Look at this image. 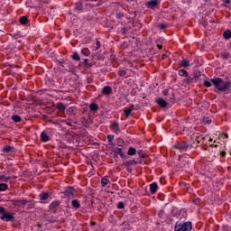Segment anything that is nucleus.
Segmentation results:
<instances>
[{"instance_id": "55", "label": "nucleus", "mask_w": 231, "mask_h": 231, "mask_svg": "<svg viewBox=\"0 0 231 231\" xmlns=\"http://www.w3.org/2000/svg\"><path fill=\"white\" fill-rule=\"evenodd\" d=\"M163 93H164V95H167L168 91H167V90H164Z\"/></svg>"}, {"instance_id": "28", "label": "nucleus", "mask_w": 231, "mask_h": 231, "mask_svg": "<svg viewBox=\"0 0 231 231\" xmlns=\"http://www.w3.org/2000/svg\"><path fill=\"white\" fill-rule=\"evenodd\" d=\"M20 24H26L28 23V17L26 16H21L19 20Z\"/></svg>"}, {"instance_id": "6", "label": "nucleus", "mask_w": 231, "mask_h": 231, "mask_svg": "<svg viewBox=\"0 0 231 231\" xmlns=\"http://www.w3.org/2000/svg\"><path fill=\"white\" fill-rule=\"evenodd\" d=\"M63 194L67 196V198H75V189H73V187H68L65 189Z\"/></svg>"}, {"instance_id": "8", "label": "nucleus", "mask_w": 231, "mask_h": 231, "mask_svg": "<svg viewBox=\"0 0 231 231\" xmlns=\"http://www.w3.org/2000/svg\"><path fill=\"white\" fill-rule=\"evenodd\" d=\"M160 4V0H150L146 3L147 8H150L151 10H154L156 6Z\"/></svg>"}, {"instance_id": "47", "label": "nucleus", "mask_w": 231, "mask_h": 231, "mask_svg": "<svg viewBox=\"0 0 231 231\" xmlns=\"http://www.w3.org/2000/svg\"><path fill=\"white\" fill-rule=\"evenodd\" d=\"M5 210L4 207H0V214H2V216L5 214Z\"/></svg>"}, {"instance_id": "31", "label": "nucleus", "mask_w": 231, "mask_h": 231, "mask_svg": "<svg viewBox=\"0 0 231 231\" xmlns=\"http://www.w3.org/2000/svg\"><path fill=\"white\" fill-rule=\"evenodd\" d=\"M179 75L180 77H187L189 75V72H187V70L180 69L179 70Z\"/></svg>"}, {"instance_id": "4", "label": "nucleus", "mask_w": 231, "mask_h": 231, "mask_svg": "<svg viewBox=\"0 0 231 231\" xmlns=\"http://www.w3.org/2000/svg\"><path fill=\"white\" fill-rule=\"evenodd\" d=\"M0 219H2V221H6V222L11 221V222H13V221H14L15 217H14V214H8L5 211V212H4V215H2L0 217Z\"/></svg>"}, {"instance_id": "50", "label": "nucleus", "mask_w": 231, "mask_h": 231, "mask_svg": "<svg viewBox=\"0 0 231 231\" xmlns=\"http://www.w3.org/2000/svg\"><path fill=\"white\" fill-rule=\"evenodd\" d=\"M133 163V161H128L125 162V165H131Z\"/></svg>"}, {"instance_id": "51", "label": "nucleus", "mask_w": 231, "mask_h": 231, "mask_svg": "<svg viewBox=\"0 0 231 231\" xmlns=\"http://www.w3.org/2000/svg\"><path fill=\"white\" fill-rule=\"evenodd\" d=\"M227 48H228V50H231V42H229V43L227 44Z\"/></svg>"}, {"instance_id": "3", "label": "nucleus", "mask_w": 231, "mask_h": 231, "mask_svg": "<svg viewBox=\"0 0 231 231\" xmlns=\"http://www.w3.org/2000/svg\"><path fill=\"white\" fill-rule=\"evenodd\" d=\"M175 149H178V151L183 152L187 151L188 149H192V145L187 143H178L174 145Z\"/></svg>"}, {"instance_id": "26", "label": "nucleus", "mask_w": 231, "mask_h": 231, "mask_svg": "<svg viewBox=\"0 0 231 231\" xmlns=\"http://www.w3.org/2000/svg\"><path fill=\"white\" fill-rule=\"evenodd\" d=\"M109 183H111V181L109 180V179L103 178V179L101 180V185H102V187H106V185H109Z\"/></svg>"}, {"instance_id": "16", "label": "nucleus", "mask_w": 231, "mask_h": 231, "mask_svg": "<svg viewBox=\"0 0 231 231\" xmlns=\"http://www.w3.org/2000/svg\"><path fill=\"white\" fill-rule=\"evenodd\" d=\"M40 200L41 201H48V199L50 198V193L48 192H42L39 195Z\"/></svg>"}, {"instance_id": "9", "label": "nucleus", "mask_w": 231, "mask_h": 231, "mask_svg": "<svg viewBox=\"0 0 231 231\" xmlns=\"http://www.w3.org/2000/svg\"><path fill=\"white\" fill-rule=\"evenodd\" d=\"M59 207H60V200H54L50 204L49 209L55 212Z\"/></svg>"}, {"instance_id": "5", "label": "nucleus", "mask_w": 231, "mask_h": 231, "mask_svg": "<svg viewBox=\"0 0 231 231\" xmlns=\"http://www.w3.org/2000/svg\"><path fill=\"white\" fill-rule=\"evenodd\" d=\"M110 129L116 134H118V133H120V125L116 121H112L110 125Z\"/></svg>"}, {"instance_id": "19", "label": "nucleus", "mask_w": 231, "mask_h": 231, "mask_svg": "<svg viewBox=\"0 0 231 231\" xmlns=\"http://www.w3.org/2000/svg\"><path fill=\"white\" fill-rule=\"evenodd\" d=\"M72 208H79L80 207V201L79 199L71 200Z\"/></svg>"}, {"instance_id": "21", "label": "nucleus", "mask_w": 231, "mask_h": 231, "mask_svg": "<svg viewBox=\"0 0 231 231\" xmlns=\"http://www.w3.org/2000/svg\"><path fill=\"white\" fill-rule=\"evenodd\" d=\"M196 76H194V77H189V78H187L186 79H185V83L186 84H190V83H194V82H196Z\"/></svg>"}, {"instance_id": "58", "label": "nucleus", "mask_w": 231, "mask_h": 231, "mask_svg": "<svg viewBox=\"0 0 231 231\" xmlns=\"http://www.w3.org/2000/svg\"><path fill=\"white\" fill-rule=\"evenodd\" d=\"M51 223H55V221H51Z\"/></svg>"}, {"instance_id": "2", "label": "nucleus", "mask_w": 231, "mask_h": 231, "mask_svg": "<svg viewBox=\"0 0 231 231\" xmlns=\"http://www.w3.org/2000/svg\"><path fill=\"white\" fill-rule=\"evenodd\" d=\"M192 230L191 222H177L175 224L174 231H190Z\"/></svg>"}, {"instance_id": "18", "label": "nucleus", "mask_w": 231, "mask_h": 231, "mask_svg": "<svg viewBox=\"0 0 231 231\" xmlns=\"http://www.w3.org/2000/svg\"><path fill=\"white\" fill-rule=\"evenodd\" d=\"M180 68H189V66H190V61L187 60H182L180 61Z\"/></svg>"}, {"instance_id": "38", "label": "nucleus", "mask_w": 231, "mask_h": 231, "mask_svg": "<svg viewBox=\"0 0 231 231\" xmlns=\"http://www.w3.org/2000/svg\"><path fill=\"white\" fill-rule=\"evenodd\" d=\"M0 180H1V181L8 182V180H10V177H6L5 175H1L0 176Z\"/></svg>"}, {"instance_id": "37", "label": "nucleus", "mask_w": 231, "mask_h": 231, "mask_svg": "<svg viewBox=\"0 0 231 231\" xmlns=\"http://www.w3.org/2000/svg\"><path fill=\"white\" fill-rule=\"evenodd\" d=\"M202 122H203V124H205V125H210L211 123H212V119H210V118H208V117H203L202 118Z\"/></svg>"}, {"instance_id": "23", "label": "nucleus", "mask_w": 231, "mask_h": 231, "mask_svg": "<svg viewBox=\"0 0 231 231\" xmlns=\"http://www.w3.org/2000/svg\"><path fill=\"white\" fill-rule=\"evenodd\" d=\"M3 152H12V151H14V147L10 146V145H6L3 148Z\"/></svg>"}, {"instance_id": "27", "label": "nucleus", "mask_w": 231, "mask_h": 231, "mask_svg": "<svg viewBox=\"0 0 231 231\" xmlns=\"http://www.w3.org/2000/svg\"><path fill=\"white\" fill-rule=\"evenodd\" d=\"M82 8H83L82 2H79L76 4L75 10L77 12H82Z\"/></svg>"}, {"instance_id": "24", "label": "nucleus", "mask_w": 231, "mask_h": 231, "mask_svg": "<svg viewBox=\"0 0 231 231\" xmlns=\"http://www.w3.org/2000/svg\"><path fill=\"white\" fill-rule=\"evenodd\" d=\"M128 156H134L136 154V149L134 147H130L127 152Z\"/></svg>"}, {"instance_id": "25", "label": "nucleus", "mask_w": 231, "mask_h": 231, "mask_svg": "<svg viewBox=\"0 0 231 231\" xmlns=\"http://www.w3.org/2000/svg\"><path fill=\"white\" fill-rule=\"evenodd\" d=\"M11 120H13V122H15V124H17L21 122V117L18 115H14L12 116Z\"/></svg>"}, {"instance_id": "43", "label": "nucleus", "mask_w": 231, "mask_h": 231, "mask_svg": "<svg viewBox=\"0 0 231 231\" xmlns=\"http://www.w3.org/2000/svg\"><path fill=\"white\" fill-rule=\"evenodd\" d=\"M58 109H60V111H64L66 109V106H64V105L60 104L58 105Z\"/></svg>"}, {"instance_id": "44", "label": "nucleus", "mask_w": 231, "mask_h": 231, "mask_svg": "<svg viewBox=\"0 0 231 231\" xmlns=\"http://www.w3.org/2000/svg\"><path fill=\"white\" fill-rule=\"evenodd\" d=\"M201 201V199L197 198L193 200L194 205H199V202Z\"/></svg>"}, {"instance_id": "56", "label": "nucleus", "mask_w": 231, "mask_h": 231, "mask_svg": "<svg viewBox=\"0 0 231 231\" xmlns=\"http://www.w3.org/2000/svg\"><path fill=\"white\" fill-rule=\"evenodd\" d=\"M162 57H163V59H165V57H167V55L163 54Z\"/></svg>"}, {"instance_id": "40", "label": "nucleus", "mask_w": 231, "mask_h": 231, "mask_svg": "<svg viewBox=\"0 0 231 231\" xmlns=\"http://www.w3.org/2000/svg\"><path fill=\"white\" fill-rule=\"evenodd\" d=\"M159 30H165L167 28V24L165 23H161L158 25Z\"/></svg>"}, {"instance_id": "36", "label": "nucleus", "mask_w": 231, "mask_h": 231, "mask_svg": "<svg viewBox=\"0 0 231 231\" xmlns=\"http://www.w3.org/2000/svg\"><path fill=\"white\" fill-rule=\"evenodd\" d=\"M71 59H73V60H80V56H79L78 52H73L71 55Z\"/></svg>"}, {"instance_id": "39", "label": "nucleus", "mask_w": 231, "mask_h": 231, "mask_svg": "<svg viewBox=\"0 0 231 231\" xmlns=\"http://www.w3.org/2000/svg\"><path fill=\"white\" fill-rule=\"evenodd\" d=\"M107 140H108L109 143H111V142H113L115 140V135H113V134L107 135Z\"/></svg>"}, {"instance_id": "33", "label": "nucleus", "mask_w": 231, "mask_h": 231, "mask_svg": "<svg viewBox=\"0 0 231 231\" xmlns=\"http://www.w3.org/2000/svg\"><path fill=\"white\" fill-rule=\"evenodd\" d=\"M203 84H204L205 88H211L212 87V79H210L209 81L207 79H204Z\"/></svg>"}, {"instance_id": "30", "label": "nucleus", "mask_w": 231, "mask_h": 231, "mask_svg": "<svg viewBox=\"0 0 231 231\" xmlns=\"http://www.w3.org/2000/svg\"><path fill=\"white\" fill-rule=\"evenodd\" d=\"M118 75H119V77H125V79H127L129 77V75H127L126 70H119Z\"/></svg>"}, {"instance_id": "17", "label": "nucleus", "mask_w": 231, "mask_h": 231, "mask_svg": "<svg viewBox=\"0 0 231 231\" xmlns=\"http://www.w3.org/2000/svg\"><path fill=\"white\" fill-rule=\"evenodd\" d=\"M220 57L221 59H223L224 60H228V59H231V52L228 51H222L220 53Z\"/></svg>"}, {"instance_id": "45", "label": "nucleus", "mask_w": 231, "mask_h": 231, "mask_svg": "<svg viewBox=\"0 0 231 231\" xmlns=\"http://www.w3.org/2000/svg\"><path fill=\"white\" fill-rule=\"evenodd\" d=\"M117 208H125V206L124 205V202H118Z\"/></svg>"}, {"instance_id": "53", "label": "nucleus", "mask_w": 231, "mask_h": 231, "mask_svg": "<svg viewBox=\"0 0 231 231\" xmlns=\"http://www.w3.org/2000/svg\"><path fill=\"white\" fill-rule=\"evenodd\" d=\"M157 47L159 48V50H162V45L158 44Z\"/></svg>"}, {"instance_id": "15", "label": "nucleus", "mask_w": 231, "mask_h": 231, "mask_svg": "<svg viewBox=\"0 0 231 231\" xmlns=\"http://www.w3.org/2000/svg\"><path fill=\"white\" fill-rule=\"evenodd\" d=\"M157 190H158V183L153 182V183L150 184L151 194H156Z\"/></svg>"}, {"instance_id": "32", "label": "nucleus", "mask_w": 231, "mask_h": 231, "mask_svg": "<svg viewBox=\"0 0 231 231\" xmlns=\"http://www.w3.org/2000/svg\"><path fill=\"white\" fill-rule=\"evenodd\" d=\"M8 189V184L6 183H0V192H5Z\"/></svg>"}, {"instance_id": "29", "label": "nucleus", "mask_w": 231, "mask_h": 231, "mask_svg": "<svg viewBox=\"0 0 231 231\" xmlns=\"http://www.w3.org/2000/svg\"><path fill=\"white\" fill-rule=\"evenodd\" d=\"M223 37H224V39H230L231 38V31L230 30L225 31Z\"/></svg>"}, {"instance_id": "14", "label": "nucleus", "mask_w": 231, "mask_h": 231, "mask_svg": "<svg viewBox=\"0 0 231 231\" xmlns=\"http://www.w3.org/2000/svg\"><path fill=\"white\" fill-rule=\"evenodd\" d=\"M113 92V88L110 87V86H105L103 88H102V94L103 95H109L110 93Z\"/></svg>"}, {"instance_id": "10", "label": "nucleus", "mask_w": 231, "mask_h": 231, "mask_svg": "<svg viewBox=\"0 0 231 231\" xmlns=\"http://www.w3.org/2000/svg\"><path fill=\"white\" fill-rule=\"evenodd\" d=\"M79 113V108L77 106H70L67 109V115H70L71 116H75Z\"/></svg>"}, {"instance_id": "35", "label": "nucleus", "mask_w": 231, "mask_h": 231, "mask_svg": "<svg viewBox=\"0 0 231 231\" xmlns=\"http://www.w3.org/2000/svg\"><path fill=\"white\" fill-rule=\"evenodd\" d=\"M81 53H82V55H85V57H88V55L90 54L89 49H88V48L82 49Z\"/></svg>"}, {"instance_id": "12", "label": "nucleus", "mask_w": 231, "mask_h": 231, "mask_svg": "<svg viewBox=\"0 0 231 231\" xmlns=\"http://www.w3.org/2000/svg\"><path fill=\"white\" fill-rule=\"evenodd\" d=\"M40 138H41V142H42L43 143H46V142H50V135H48L46 132H42Z\"/></svg>"}, {"instance_id": "54", "label": "nucleus", "mask_w": 231, "mask_h": 231, "mask_svg": "<svg viewBox=\"0 0 231 231\" xmlns=\"http://www.w3.org/2000/svg\"><path fill=\"white\" fill-rule=\"evenodd\" d=\"M91 225H92V226H95V225H97V223L91 222Z\"/></svg>"}, {"instance_id": "57", "label": "nucleus", "mask_w": 231, "mask_h": 231, "mask_svg": "<svg viewBox=\"0 0 231 231\" xmlns=\"http://www.w3.org/2000/svg\"><path fill=\"white\" fill-rule=\"evenodd\" d=\"M209 142H212V138L209 139Z\"/></svg>"}, {"instance_id": "11", "label": "nucleus", "mask_w": 231, "mask_h": 231, "mask_svg": "<svg viewBox=\"0 0 231 231\" xmlns=\"http://www.w3.org/2000/svg\"><path fill=\"white\" fill-rule=\"evenodd\" d=\"M61 66L67 71H73V64H71V62H69V61L63 62Z\"/></svg>"}, {"instance_id": "7", "label": "nucleus", "mask_w": 231, "mask_h": 231, "mask_svg": "<svg viewBox=\"0 0 231 231\" xmlns=\"http://www.w3.org/2000/svg\"><path fill=\"white\" fill-rule=\"evenodd\" d=\"M26 203H28V200L24 199L12 200V205H14V207H24Z\"/></svg>"}, {"instance_id": "46", "label": "nucleus", "mask_w": 231, "mask_h": 231, "mask_svg": "<svg viewBox=\"0 0 231 231\" xmlns=\"http://www.w3.org/2000/svg\"><path fill=\"white\" fill-rule=\"evenodd\" d=\"M83 60H84L85 66H87V68H91V65H89L88 63V59H84Z\"/></svg>"}, {"instance_id": "48", "label": "nucleus", "mask_w": 231, "mask_h": 231, "mask_svg": "<svg viewBox=\"0 0 231 231\" xmlns=\"http://www.w3.org/2000/svg\"><path fill=\"white\" fill-rule=\"evenodd\" d=\"M226 5H230V0H224V6H226Z\"/></svg>"}, {"instance_id": "49", "label": "nucleus", "mask_w": 231, "mask_h": 231, "mask_svg": "<svg viewBox=\"0 0 231 231\" xmlns=\"http://www.w3.org/2000/svg\"><path fill=\"white\" fill-rule=\"evenodd\" d=\"M226 152L222 151V152H220V156H226Z\"/></svg>"}, {"instance_id": "59", "label": "nucleus", "mask_w": 231, "mask_h": 231, "mask_svg": "<svg viewBox=\"0 0 231 231\" xmlns=\"http://www.w3.org/2000/svg\"><path fill=\"white\" fill-rule=\"evenodd\" d=\"M43 3H48V1H44Z\"/></svg>"}, {"instance_id": "1", "label": "nucleus", "mask_w": 231, "mask_h": 231, "mask_svg": "<svg viewBox=\"0 0 231 231\" xmlns=\"http://www.w3.org/2000/svg\"><path fill=\"white\" fill-rule=\"evenodd\" d=\"M211 82L213 86H215L216 89H217V91L220 93L228 91V89L231 88V81H225L221 78L211 79Z\"/></svg>"}, {"instance_id": "41", "label": "nucleus", "mask_w": 231, "mask_h": 231, "mask_svg": "<svg viewBox=\"0 0 231 231\" xmlns=\"http://www.w3.org/2000/svg\"><path fill=\"white\" fill-rule=\"evenodd\" d=\"M117 147H124V141L122 139H118Z\"/></svg>"}, {"instance_id": "20", "label": "nucleus", "mask_w": 231, "mask_h": 231, "mask_svg": "<svg viewBox=\"0 0 231 231\" xmlns=\"http://www.w3.org/2000/svg\"><path fill=\"white\" fill-rule=\"evenodd\" d=\"M157 104L161 106V107H167V101H165L163 98H159L157 100Z\"/></svg>"}, {"instance_id": "22", "label": "nucleus", "mask_w": 231, "mask_h": 231, "mask_svg": "<svg viewBox=\"0 0 231 231\" xmlns=\"http://www.w3.org/2000/svg\"><path fill=\"white\" fill-rule=\"evenodd\" d=\"M90 111H98V105L97 103H91L89 105Z\"/></svg>"}, {"instance_id": "13", "label": "nucleus", "mask_w": 231, "mask_h": 231, "mask_svg": "<svg viewBox=\"0 0 231 231\" xmlns=\"http://www.w3.org/2000/svg\"><path fill=\"white\" fill-rule=\"evenodd\" d=\"M133 111H134V105H131L130 107L124 109V113L127 117L131 116V113H133Z\"/></svg>"}, {"instance_id": "52", "label": "nucleus", "mask_w": 231, "mask_h": 231, "mask_svg": "<svg viewBox=\"0 0 231 231\" xmlns=\"http://www.w3.org/2000/svg\"><path fill=\"white\" fill-rule=\"evenodd\" d=\"M67 125H69V127H71V123H69V122H67Z\"/></svg>"}, {"instance_id": "34", "label": "nucleus", "mask_w": 231, "mask_h": 231, "mask_svg": "<svg viewBox=\"0 0 231 231\" xmlns=\"http://www.w3.org/2000/svg\"><path fill=\"white\" fill-rule=\"evenodd\" d=\"M116 154H119V156H121V158H124V151L122 148H116Z\"/></svg>"}, {"instance_id": "42", "label": "nucleus", "mask_w": 231, "mask_h": 231, "mask_svg": "<svg viewBox=\"0 0 231 231\" xmlns=\"http://www.w3.org/2000/svg\"><path fill=\"white\" fill-rule=\"evenodd\" d=\"M94 48H95L96 51H97V50H100V41L96 42V46Z\"/></svg>"}]
</instances>
